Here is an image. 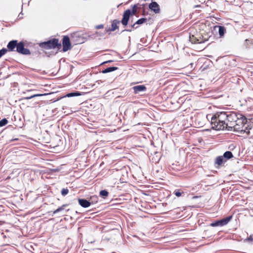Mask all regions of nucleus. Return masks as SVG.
<instances>
[{
	"label": "nucleus",
	"instance_id": "nucleus-4",
	"mask_svg": "<svg viewBox=\"0 0 253 253\" xmlns=\"http://www.w3.org/2000/svg\"><path fill=\"white\" fill-rule=\"evenodd\" d=\"M211 128L213 129L219 130H223L225 128H226L228 126V124L226 123H222L220 121H218L213 119V115L211 116Z\"/></svg>",
	"mask_w": 253,
	"mask_h": 253
},
{
	"label": "nucleus",
	"instance_id": "nucleus-33",
	"mask_svg": "<svg viewBox=\"0 0 253 253\" xmlns=\"http://www.w3.org/2000/svg\"><path fill=\"white\" fill-rule=\"evenodd\" d=\"M22 15H23V13H22V12H21L19 13V14L18 15V18H19V19H22V18H23Z\"/></svg>",
	"mask_w": 253,
	"mask_h": 253
},
{
	"label": "nucleus",
	"instance_id": "nucleus-3",
	"mask_svg": "<svg viewBox=\"0 0 253 253\" xmlns=\"http://www.w3.org/2000/svg\"><path fill=\"white\" fill-rule=\"evenodd\" d=\"M18 41L17 40L10 41L7 45V48H2L0 50V58L4 55L8 51H14L15 48H17Z\"/></svg>",
	"mask_w": 253,
	"mask_h": 253
},
{
	"label": "nucleus",
	"instance_id": "nucleus-32",
	"mask_svg": "<svg viewBox=\"0 0 253 253\" xmlns=\"http://www.w3.org/2000/svg\"><path fill=\"white\" fill-rule=\"evenodd\" d=\"M245 42H246V43H247V45H248V44H249V43H248V42H250V43H251V44H253V40L250 41V40H248V39H246V40H245Z\"/></svg>",
	"mask_w": 253,
	"mask_h": 253
},
{
	"label": "nucleus",
	"instance_id": "nucleus-5",
	"mask_svg": "<svg viewBox=\"0 0 253 253\" xmlns=\"http://www.w3.org/2000/svg\"><path fill=\"white\" fill-rule=\"evenodd\" d=\"M232 216H228L220 220H216L210 224V226L212 227L223 226L227 225L228 222L232 219Z\"/></svg>",
	"mask_w": 253,
	"mask_h": 253
},
{
	"label": "nucleus",
	"instance_id": "nucleus-24",
	"mask_svg": "<svg viewBox=\"0 0 253 253\" xmlns=\"http://www.w3.org/2000/svg\"><path fill=\"white\" fill-rule=\"evenodd\" d=\"M100 196L103 198H106L109 195V192L106 190H101L99 192Z\"/></svg>",
	"mask_w": 253,
	"mask_h": 253
},
{
	"label": "nucleus",
	"instance_id": "nucleus-17",
	"mask_svg": "<svg viewBox=\"0 0 253 253\" xmlns=\"http://www.w3.org/2000/svg\"><path fill=\"white\" fill-rule=\"evenodd\" d=\"M68 206L67 204H64L62 206L59 207L58 209H57L56 210H55L53 214H55L56 213H57L60 212H63L64 211H68L69 209L66 210V208Z\"/></svg>",
	"mask_w": 253,
	"mask_h": 253
},
{
	"label": "nucleus",
	"instance_id": "nucleus-26",
	"mask_svg": "<svg viewBox=\"0 0 253 253\" xmlns=\"http://www.w3.org/2000/svg\"><path fill=\"white\" fill-rule=\"evenodd\" d=\"M147 21V19L145 18H141L139 19H138L137 21H136L135 23V24L137 25H141L142 24L145 22H146Z\"/></svg>",
	"mask_w": 253,
	"mask_h": 253
},
{
	"label": "nucleus",
	"instance_id": "nucleus-29",
	"mask_svg": "<svg viewBox=\"0 0 253 253\" xmlns=\"http://www.w3.org/2000/svg\"><path fill=\"white\" fill-rule=\"evenodd\" d=\"M137 5L138 4H134L132 7V10H131L132 15L135 14V13L137 12Z\"/></svg>",
	"mask_w": 253,
	"mask_h": 253
},
{
	"label": "nucleus",
	"instance_id": "nucleus-30",
	"mask_svg": "<svg viewBox=\"0 0 253 253\" xmlns=\"http://www.w3.org/2000/svg\"><path fill=\"white\" fill-rule=\"evenodd\" d=\"M68 192H69V190L67 188H63L61 190V194L63 196H65L66 195H67Z\"/></svg>",
	"mask_w": 253,
	"mask_h": 253
},
{
	"label": "nucleus",
	"instance_id": "nucleus-34",
	"mask_svg": "<svg viewBox=\"0 0 253 253\" xmlns=\"http://www.w3.org/2000/svg\"><path fill=\"white\" fill-rule=\"evenodd\" d=\"M113 62V60H108V61H105L104 62H103L101 64H106V63H111V62Z\"/></svg>",
	"mask_w": 253,
	"mask_h": 253
},
{
	"label": "nucleus",
	"instance_id": "nucleus-19",
	"mask_svg": "<svg viewBox=\"0 0 253 253\" xmlns=\"http://www.w3.org/2000/svg\"><path fill=\"white\" fill-rule=\"evenodd\" d=\"M118 69V67H108L104 70L102 71V73L103 74H106L107 73L111 72L117 70Z\"/></svg>",
	"mask_w": 253,
	"mask_h": 253
},
{
	"label": "nucleus",
	"instance_id": "nucleus-12",
	"mask_svg": "<svg viewBox=\"0 0 253 253\" xmlns=\"http://www.w3.org/2000/svg\"><path fill=\"white\" fill-rule=\"evenodd\" d=\"M149 8L156 14L160 11V6L156 1H152L149 4Z\"/></svg>",
	"mask_w": 253,
	"mask_h": 253
},
{
	"label": "nucleus",
	"instance_id": "nucleus-31",
	"mask_svg": "<svg viewBox=\"0 0 253 253\" xmlns=\"http://www.w3.org/2000/svg\"><path fill=\"white\" fill-rule=\"evenodd\" d=\"M103 25L102 24H100V25H97L95 28L96 29H102L103 28Z\"/></svg>",
	"mask_w": 253,
	"mask_h": 253
},
{
	"label": "nucleus",
	"instance_id": "nucleus-36",
	"mask_svg": "<svg viewBox=\"0 0 253 253\" xmlns=\"http://www.w3.org/2000/svg\"><path fill=\"white\" fill-rule=\"evenodd\" d=\"M167 205V203H163V206H166Z\"/></svg>",
	"mask_w": 253,
	"mask_h": 253
},
{
	"label": "nucleus",
	"instance_id": "nucleus-2",
	"mask_svg": "<svg viewBox=\"0 0 253 253\" xmlns=\"http://www.w3.org/2000/svg\"><path fill=\"white\" fill-rule=\"evenodd\" d=\"M39 46L40 47L45 49H54L56 48L60 49L61 47V44L59 42L58 39L54 38L40 43Z\"/></svg>",
	"mask_w": 253,
	"mask_h": 253
},
{
	"label": "nucleus",
	"instance_id": "nucleus-13",
	"mask_svg": "<svg viewBox=\"0 0 253 253\" xmlns=\"http://www.w3.org/2000/svg\"><path fill=\"white\" fill-rule=\"evenodd\" d=\"M120 23V21L117 19H115L112 22L111 27L109 28L107 32H113L116 29H118V24Z\"/></svg>",
	"mask_w": 253,
	"mask_h": 253
},
{
	"label": "nucleus",
	"instance_id": "nucleus-20",
	"mask_svg": "<svg viewBox=\"0 0 253 253\" xmlns=\"http://www.w3.org/2000/svg\"><path fill=\"white\" fill-rule=\"evenodd\" d=\"M189 41L191 42L192 43L194 44L201 43V41H200V40L196 38L193 35L189 36Z\"/></svg>",
	"mask_w": 253,
	"mask_h": 253
},
{
	"label": "nucleus",
	"instance_id": "nucleus-6",
	"mask_svg": "<svg viewBox=\"0 0 253 253\" xmlns=\"http://www.w3.org/2000/svg\"><path fill=\"white\" fill-rule=\"evenodd\" d=\"M228 117L227 118V121L228 122H230V126H233V124H234L236 121L239 118V117H241V114L237 113L234 112H227Z\"/></svg>",
	"mask_w": 253,
	"mask_h": 253
},
{
	"label": "nucleus",
	"instance_id": "nucleus-8",
	"mask_svg": "<svg viewBox=\"0 0 253 253\" xmlns=\"http://www.w3.org/2000/svg\"><path fill=\"white\" fill-rule=\"evenodd\" d=\"M227 112H216L213 115V119L215 120V121L217 120L220 121L222 123H225V121L227 120Z\"/></svg>",
	"mask_w": 253,
	"mask_h": 253
},
{
	"label": "nucleus",
	"instance_id": "nucleus-7",
	"mask_svg": "<svg viewBox=\"0 0 253 253\" xmlns=\"http://www.w3.org/2000/svg\"><path fill=\"white\" fill-rule=\"evenodd\" d=\"M16 51L23 55H29L31 53L29 49L25 48V43L22 41L18 42Z\"/></svg>",
	"mask_w": 253,
	"mask_h": 253
},
{
	"label": "nucleus",
	"instance_id": "nucleus-25",
	"mask_svg": "<svg viewBox=\"0 0 253 253\" xmlns=\"http://www.w3.org/2000/svg\"><path fill=\"white\" fill-rule=\"evenodd\" d=\"M136 25V24H135V23H134L133 24H131V25H129V27L130 28V29H125L122 31V33L124 31H127V32H130L132 31V29H137L138 28V26H135Z\"/></svg>",
	"mask_w": 253,
	"mask_h": 253
},
{
	"label": "nucleus",
	"instance_id": "nucleus-10",
	"mask_svg": "<svg viewBox=\"0 0 253 253\" xmlns=\"http://www.w3.org/2000/svg\"><path fill=\"white\" fill-rule=\"evenodd\" d=\"M63 49L64 52H66L71 48V44L68 36H64L62 39Z\"/></svg>",
	"mask_w": 253,
	"mask_h": 253
},
{
	"label": "nucleus",
	"instance_id": "nucleus-23",
	"mask_svg": "<svg viewBox=\"0 0 253 253\" xmlns=\"http://www.w3.org/2000/svg\"><path fill=\"white\" fill-rule=\"evenodd\" d=\"M98 201V197L96 196H91L89 199L90 205L96 203Z\"/></svg>",
	"mask_w": 253,
	"mask_h": 253
},
{
	"label": "nucleus",
	"instance_id": "nucleus-37",
	"mask_svg": "<svg viewBox=\"0 0 253 253\" xmlns=\"http://www.w3.org/2000/svg\"><path fill=\"white\" fill-rule=\"evenodd\" d=\"M195 7H200V5H196Z\"/></svg>",
	"mask_w": 253,
	"mask_h": 253
},
{
	"label": "nucleus",
	"instance_id": "nucleus-18",
	"mask_svg": "<svg viewBox=\"0 0 253 253\" xmlns=\"http://www.w3.org/2000/svg\"><path fill=\"white\" fill-rule=\"evenodd\" d=\"M222 156L223 157V158L225 159V160H226V161L227 160H229V159L232 158V157H233V155L231 151H226L223 154Z\"/></svg>",
	"mask_w": 253,
	"mask_h": 253
},
{
	"label": "nucleus",
	"instance_id": "nucleus-27",
	"mask_svg": "<svg viewBox=\"0 0 253 253\" xmlns=\"http://www.w3.org/2000/svg\"><path fill=\"white\" fill-rule=\"evenodd\" d=\"M42 95H43V94H37L32 95L30 96L24 97H23V98L22 99L29 100V99H31L32 98H34L35 97L40 96H42Z\"/></svg>",
	"mask_w": 253,
	"mask_h": 253
},
{
	"label": "nucleus",
	"instance_id": "nucleus-35",
	"mask_svg": "<svg viewBox=\"0 0 253 253\" xmlns=\"http://www.w3.org/2000/svg\"><path fill=\"white\" fill-rule=\"evenodd\" d=\"M247 240L249 241H253V238L251 236H250L249 237H248Z\"/></svg>",
	"mask_w": 253,
	"mask_h": 253
},
{
	"label": "nucleus",
	"instance_id": "nucleus-22",
	"mask_svg": "<svg viewBox=\"0 0 253 253\" xmlns=\"http://www.w3.org/2000/svg\"><path fill=\"white\" fill-rule=\"evenodd\" d=\"M81 95V93L79 91H75L72 92L67 93L64 97H73V96H78Z\"/></svg>",
	"mask_w": 253,
	"mask_h": 253
},
{
	"label": "nucleus",
	"instance_id": "nucleus-16",
	"mask_svg": "<svg viewBox=\"0 0 253 253\" xmlns=\"http://www.w3.org/2000/svg\"><path fill=\"white\" fill-rule=\"evenodd\" d=\"M218 28V34L220 38H223L226 32V29L223 26H217Z\"/></svg>",
	"mask_w": 253,
	"mask_h": 253
},
{
	"label": "nucleus",
	"instance_id": "nucleus-14",
	"mask_svg": "<svg viewBox=\"0 0 253 253\" xmlns=\"http://www.w3.org/2000/svg\"><path fill=\"white\" fill-rule=\"evenodd\" d=\"M78 202L79 205L83 208H86L90 206V203L89 200L85 199H78Z\"/></svg>",
	"mask_w": 253,
	"mask_h": 253
},
{
	"label": "nucleus",
	"instance_id": "nucleus-11",
	"mask_svg": "<svg viewBox=\"0 0 253 253\" xmlns=\"http://www.w3.org/2000/svg\"><path fill=\"white\" fill-rule=\"evenodd\" d=\"M134 94H138L146 91L147 88L144 85H138L132 87Z\"/></svg>",
	"mask_w": 253,
	"mask_h": 253
},
{
	"label": "nucleus",
	"instance_id": "nucleus-21",
	"mask_svg": "<svg viewBox=\"0 0 253 253\" xmlns=\"http://www.w3.org/2000/svg\"><path fill=\"white\" fill-rule=\"evenodd\" d=\"M173 194H174L176 197H180L185 195V193L184 192L182 191L180 189H176L173 192Z\"/></svg>",
	"mask_w": 253,
	"mask_h": 253
},
{
	"label": "nucleus",
	"instance_id": "nucleus-1",
	"mask_svg": "<svg viewBox=\"0 0 253 253\" xmlns=\"http://www.w3.org/2000/svg\"><path fill=\"white\" fill-rule=\"evenodd\" d=\"M241 117H241V118L239 117L237 121H236L235 124H233V126H230L228 127L230 128H234V130L236 131H244V132L249 134V130L246 131V129H244V125L247 122V119L246 117L242 114Z\"/></svg>",
	"mask_w": 253,
	"mask_h": 253
},
{
	"label": "nucleus",
	"instance_id": "nucleus-9",
	"mask_svg": "<svg viewBox=\"0 0 253 253\" xmlns=\"http://www.w3.org/2000/svg\"><path fill=\"white\" fill-rule=\"evenodd\" d=\"M130 15H132L130 9H128L124 11L123 18L121 20V23L124 26L127 25Z\"/></svg>",
	"mask_w": 253,
	"mask_h": 253
},
{
	"label": "nucleus",
	"instance_id": "nucleus-15",
	"mask_svg": "<svg viewBox=\"0 0 253 253\" xmlns=\"http://www.w3.org/2000/svg\"><path fill=\"white\" fill-rule=\"evenodd\" d=\"M226 160L224 159L222 156H219L216 158L214 163V165L221 166L222 164L226 162Z\"/></svg>",
	"mask_w": 253,
	"mask_h": 253
},
{
	"label": "nucleus",
	"instance_id": "nucleus-28",
	"mask_svg": "<svg viewBox=\"0 0 253 253\" xmlns=\"http://www.w3.org/2000/svg\"><path fill=\"white\" fill-rule=\"evenodd\" d=\"M8 123V121L6 118H3L0 121V127L5 126Z\"/></svg>",
	"mask_w": 253,
	"mask_h": 253
}]
</instances>
